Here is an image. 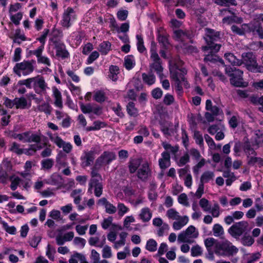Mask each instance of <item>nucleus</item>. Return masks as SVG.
<instances>
[{
    "mask_svg": "<svg viewBox=\"0 0 263 263\" xmlns=\"http://www.w3.org/2000/svg\"><path fill=\"white\" fill-rule=\"evenodd\" d=\"M205 36L204 38L207 43V46L202 47L203 51L205 52H208L209 49H211L218 52L221 47V45L216 44L214 42H217L220 40V32L208 28L205 29Z\"/></svg>",
    "mask_w": 263,
    "mask_h": 263,
    "instance_id": "f257e3e1",
    "label": "nucleus"
},
{
    "mask_svg": "<svg viewBox=\"0 0 263 263\" xmlns=\"http://www.w3.org/2000/svg\"><path fill=\"white\" fill-rule=\"evenodd\" d=\"M225 73L230 78L231 84L236 87H246L247 85L243 82V71L235 67L226 66Z\"/></svg>",
    "mask_w": 263,
    "mask_h": 263,
    "instance_id": "f03ea898",
    "label": "nucleus"
},
{
    "mask_svg": "<svg viewBox=\"0 0 263 263\" xmlns=\"http://www.w3.org/2000/svg\"><path fill=\"white\" fill-rule=\"evenodd\" d=\"M238 249L228 240L218 241L216 245L215 254L221 256H231L236 254Z\"/></svg>",
    "mask_w": 263,
    "mask_h": 263,
    "instance_id": "7ed1b4c3",
    "label": "nucleus"
},
{
    "mask_svg": "<svg viewBox=\"0 0 263 263\" xmlns=\"http://www.w3.org/2000/svg\"><path fill=\"white\" fill-rule=\"evenodd\" d=\"M151 59L152 61L149 65L151 72L155 71L159 76L160 80H162L164 75L162 73L163 68L162 66L161 60L157 53V48L154 43L151 44Z\"/></svg>",
    "mask_w": 263,
    "mask_h": 263,
    "instance_id": "20e7f679",
    "label": "nucleus"
},
{
    "mask_svg": "<svg viewBox=\"0 0 263 263\" xmlns=\"http://www.w3.org/2000/svg\"><path fill=\"white\" fill-rule=\"evenodd\" d=\"M242 64L247 69L253 72H263V66L258 65L255 55L252 52H244L241 54Z\"/></svg>",
    "mask_w": 263,
    "mask_h": 263,
    "instance_id": "39448f33",
    "label": "nucleus"
},
{
    "mask_svg": "<svg viewBox=\"0 0 263 263\" xmlns=\"http://www.w3.org/2000/svg\"><path fill=\"white\" fill-rule=\"evenodd\" d=\"M198 236V232L196 230L195 227L190 226L178 235L177 241L179 243H192L194 242L193 239L196 238Z\"/></svg>",
    "mask_w": 263,
    "mask_h": 263,
    "instance_id": "423d86ee",
    "label": "nucleus"
},
{
    "mask_svg": "<svg viewBox=\"0 0 263 263\" xmlns=\"http://www.w3.org/2000/svg\"><path fill=\"white\" fill-rule=\"evenodd\" d=\"M170 71L171 78L175 81H182L185 87L189 86V84L185 80L184 75L186 73L185 68H178L174 66V59L170 61Z\"/></svg>",
    "mask_w": 263,
    "mask_h": 263,
    "instance_id": "0eeeda50",
    "label": "nucleus"
},
{
    "mask_svg": "<svg viewBox=\"0 0 263 263\" xmlns=\"http://www.w3.org/2000/svg\"><path fill=\"white\" fill-rule=\"evenodd\" d=\"M33 63L29 61H24L22 62L16 63L13 68V72L18 77L22 74L24 76H27L32 72L34 70Z\"/></svg>",
    "mask_w": 263,
    "mask_h": 263,
    "instance_id": "6e6552de",
    "label": "nucleus"
},
{
    "mask_svg": "<svg viewBox=\"0 0 263 263\" xmlns=\"http://www.w3.org/2000/svg\"><path fill=\"white\" fill-rule=\"evenodd\" d=\"M248 223L245 221H241L233 224L229 229L228 232L234 237L240 236L247 230Z\"/></svg>",
    "mask_w": 263,
    "mask_h": 263,
    "instance_id": "1a4fd4ad",
    "label": "nucleus"
},
{
    "mask_svg": "<svg viewBox=\"0 0 263 263\" xmlns=\"http://www.w3.org/2000/svg\"><path fill=\"white\" fill-rule=\"evenodd\" d=\"M103 188L102 180H99L98 178L90 179L88 183V193L92 194V190H93L95 195L97 197H99L102 194Z\"/></svg>",
    "mask_w": 263,
    "mask_h": 263,
    "instance_id": "9d476101",
    "label": "nucleus"
},
{
    "mask_svg": "<svg viewBox=\"0 0 263 263\" xmlns=\"http://www.w3.org/2000/svg\"><path fill=\"white\" fill-rule=\"evenodd\" d=\"M76 18V15L74 10L71 7H68L63 13L61 21L62 25L63 27L68 28Z\"/></svg>",
    "mask_w": 263,
    "mask_h": 263,
    "instance_id": "9b49d317",
    "label": "nucleus"
},
{
    "mask_svg": "<svg viewBox=\"0 0 263 263\" xmlns=\"http://www.w3.org/2000/svg\"><path fill=\"white\" fill-rule=\"evenodd\" d=\"M116 155L114 152L105 151L96 160L97 165H108L112 160L116 159Z\"/></svg>",
    "mask_w": 263,
    "mask_h": 263,
    "instance_id": "f8f14e48",
    "label": "nucleus"
},
{
    "mask_svg": "<svg viewBox=\"0 0 263 263\" xmlns=\"http://www.w3.org/2000/svg\"><path fill=\"white\" fill-rule=\"evenodd\" d=\"M35 81L33 87L35 92L41 95L45 94L48 87L43 77L37 76L35 77Z\"/></svg>",
    "mask_w": 263,
    "mask_h": 263,
    "instance_id": "ddd939ff",
    "label": "nucleus"
},
{
    "mask_svg": "<svg viewBox=\"0 0 263 263\" xmlns=\"http://www.w3.org/2000/svg\"><path fill=\"white\" fill-rule=\"evenodd\" d=\"M50 139L53 142L59 147L63 148L64 152L66 153H69L72 148V146L70 143L64 141L60 137H53L51 134L49 135Z\"/></svg>",
    "mask_w": 263,
    "mask_h": 263,
    "instance_id": "4468645a",
    "label": "nucleus"
},
{
    "mask_svg": "<svg viewBox=\"0 0 263 263\" xmlns=\"http://www.w3.org/2000/svg\"><path fill=\"white\" fill-rule=\"evenodd\" d=\"M97 204L100 206H103L105 209L106 213L108 214H113L117 211V208L109 202L105 197L99 199L97 201Z\"/></svg>",
    "mask_w": 263,
    "mask_h": 263,
    "instance_id": "2eb2a0df",
    "label": "nucleus"
},
{
    "mask_svg": "<svg viewBox=\"0 0 263 263\" xmlns=\"http://www.w3.org/2000/svg\"><path fill=\"white\" fill-rule=\"evenodd\" d=\"M54 44L56 50V56L62 59H65L68 57L69 53L66 49V46L63 43L55 41L54 42Z\"/></svg>",
    "mask_w": 263,
    "mask_h": 263,
    "instance_id": "dca6fc26",
    "label": "nucleus"
},
{
    "mask_svg": "<svg viewBox=\"0 0 263 263\" xmlns=\"http://www.w3.org/2000/svg\"><path fill=\"white\" fill-rule=\"evenodd\" d=\"M81 159L83 167L89 166L95 159V151L91 150L89 152H85L83 155L81 156Z\"/></svg>",
    "mask_w": 263,
    "mask_h": 263,
    "instance_id": "f3484780",
    "label": "nucleus"
},
{
    "mask_svg": "<svg viewBox=\"0 0 263 263\" xmlns=\"http://www.w3.org/2000/svg\"><path fill=\"white\" fill-rule=\"evenodd\" d=\"M150 175L151 171L147 163L143 164L141 167L138 170V178L142 181H146Z\"/></svg>",
    "mask_w": 263,
    "mask_h": 263,
    "instance_id": "a211bd4d",
    "label": "nucleus"
},
{
    "mask_svg": "<svg viewBox=\"0 0 263 263\" xmlns=\"http://www.w3.org/2000/svg\"><path fill=\"white\" fill-rule=\"evenodd\" d=\"M162 158L159 159V165L161 170H165L171 165L170 153L164 152L161 154Z\"/></svg>",
    "mask_w": 263,
    "mask_h": 263,
    "instance_id": "6ab92c4d",
    "label": "nucleus"
},
{
    "mask_svg": "<svg viewBox=\"0 0 263 263\" xmlns=\"http://www.w3.org/2000/svg\"><path fill=\"white\" fill-rule=\"evenodd\" d=\"M176 220L173 222V228L175 230H179L186 224L189 221V217L187 216H180Z\"/></svg>",
    "mask_w": 263,
    "mask_h": 263,
    "instance_id": "aec40b11",
    "label": "nucleus"
},
{
    "mask_svg": "<svg viewBox=\"0 0 263 263\" xmlns=\"http://www.w3.org/2000/svg\"><path fill=\"white\" fill-rule=\"evenodd\" d=\"M139 217L143 222H148L152 217V213L148 208H144L141 209Z\"/></svg>",
    "mask_w": 263,
    "mask_h": 263,
    "instance_id": "412c9836",
    "label": "nucleus"
},
{
    "mask_svg": "<svg viewBox=\"0 0 263 263\" xmlns=\"http://www.w3.org/2000/svg\"><path fill=\"white\" fill-rule=\"evenodd\" d=\"M225 59L233 66H240L242 64L241 60L238 59L232 53H226L224 54Z\"/></svg>",
    "mask_w": 263,
    "mask_h": 263,
    "instance_id": "4be33fe9",
    "label": "nucleus"
},
{
    "mask_svg": "<svg viewBox=\"0 0 263 263\" xmlns=\"http://www.w3.org/2000/svg\"><path fill=\"white\" fill-rule=\"evenodd\" d=\"M215 176V174L212 171H205L201 176L200 182L204 184L209 182L211 181H213Z\"/></svg>",
    "mask_w": 263,
    "mask_h": 263,
    "instance_id": "5701e85b",
    "label": "nucleus"
},
{
    "mask_svg": "<svg viewBox=\"0 0 263 263\" xmlns=\"http://www.w3.org/2000/svg\"><path fill=\"white\" fill-rule=\"evenodd\" d=\"M53 96L55 99L54 104L56 106L62 108L63 107V102L61 92L56 87L53 88Z\"/></svg>",
    "mask_w": 263,
    "mask_h": 263,
    "instance_id": "b1692460",
    "label": "nucleus"
},
{
    "mask_svg": "<svg viewBox=\"0 0 263 263\" xmlns=\"http://www.w3.org/2000/svg\"><path fill=\"white\" fill-rule=\"evenodd\" d=\"M53 96L55 99L54 104L56 106L62 108L63 107V102L61 92L56 87L53 88Z\"/></svg>",
    "mask_w": 263,
    "mask_h": 263,
    "instance_id": "393cba45",
    "label": "nucleus"
},
{
    "mask_svg": "<svg viewBox=\"0 0 263 263\" xmlns=\"http://www.w3.org/2000/svg\"><path fill=\"white\" fill-rule=\"evenodd\" d=\"M142 79L144 83L148 85H152L155 83L156 78L152 72L148 74L143 73L142 74Z\"/></svg>",
    "mask_w": 263,
    "mask_h": 263,
    "instance_id": "a878e982",
    "label": "nucleus"
},
{
    "mask_svg": "<svg viewBox=\"0 0 263 263\" xmlns=\"http://www.w3.org/2000/svg\"><path fill=\"white\" fill-rule=\"evenodd\" d=\"M13 39V43H17L20 45L22 41L26 40V37L24 34H22L20 29H16L15 30V34L13 37H11Z\"/></svg>",
    "mask_w": 263,
    "mask_h": 263,
    "instance_id": "bb28decb",
    "label": "nucleus"
},
{
    "mask_svg": "<svg viewBox=\"0 0 263 263\" xmlns=\"http://www.w3.org/2000/svg\"><path fill=\"white\" fill-rule=\"evenodd\" d=\"M160 129L165 136L171 135L172 129L170 127L172 126V123L167 122H160Z\"/></svg>",
    "mask_w": 263,
    "mask_h": 263,
    "instance_id": "cd10ccee",
    "label": "nucleus"
},
{
    "mask_svg": "<svg viewBox=\"0 0 263 263\" xmlns=\"http://www.w3.org/2000/svg\"><path fill=\"white\" fill-rule=\"evenodd\" d=\"M35 77L30 78L26 80H20L17 82V86H22L25 85L28 88H31L33 87L34 82H35Z\"/></svg>",
    "mask_w": 263,
    "mask_h": 263,
    "instance_id": "c85d7f7f",
    "label": "nucleus"
},
{
    "mask_svg": "<svg viewBox=\"0 0 263 263\" xmlns=\"http://www.w3.org/2000/svg\"><path fill=\"white\" fill-rule=\"evenodd\" d=\"M62 178L61 176L57 173H54L48 179L47 182L51 185H57L62 183Z\"/></svg>",
    "mask_w": 263,
    "mask_h": 263,
    "instance_id": "c756f323",
    "label": "nucleus"
},
{
    "mask_svg": "<svg viewBox=\"0 0 263 263\" xmlns=\"http://www.w3.org/2000/svg\"><path fill=\"white\" fill-rule=\"evenodd\" d=\"M119 68L117 66L111 65L109 67V78L113 81H116L118 78Z\"/></svg>",
    "mask_w": 263,
    "mask_h": 263,
    "instance_id": "7c9ffc66",
    "label": "nucleus"
},
{
    "mask_svg": "<svg viewBox=\"0 0 263 263\" xmlns=\"http://www.w3.org/2000/svg\"><path fill=\"white\" fill-rule=\"evenodd\" d=\"M209 50H210L209 52L210 54L205 55L204 61L206 62H210L212 63H216L218 61V57L213 53L216 52L211 49H209Z\"/></svg>",
    "mask_w": 263,
    "mask_h": 263,
    "instance_id": "2f4dec72",
    "label": "nucleus"
},
{
    "mask_svg": "<svg viewBox=\"0 0 263 263\" xmlns=\"http://www.w3.org/2000/svg\"><path fill=\"white\" fill-rule=\"evenodd\" d=\"M111 44L108 41H104L99 45V51L102 54H106L110 50Z\"/></svg>",
    "mask_w": 263,
    "mask_h": 263,
    "instance_id": "473e14b6",
    "label": "nucleus"
},
{
    "mask_svg": "<svg viewBox=\"0 0 263 263\" xmlns=\"http://www.w3.org/2000/svg\"><path fill=\"white\" fill-rule=\"evenodd\" d=\"M214 2L221 6L229 7L237 5L235 0H213Z\"/></svg>",
    "mask_w": 263,
    "mask_h": 263,
    "instance_id": "72a5a7b5",
    "label": "nucleus"
},
{
    "mask_svg": "<svg viewBox=\"0 0 263 263\" xmlns=\"http://www.w3.org/2000/svg\"><path fill=\"white\" fill-rule=\"evenodd\" d=\"M204 245L207 250H212L213 246H214V250L216 249V245L218 241L213 237H209L204 241Z\"/></svg>",
    "mask_w": 263,
    "mask_h": 263,
    "instance_id": "f704fd0d",
    "label": "nucleus"
},
{
    "mask_svg": "<svg viewBox=\"0 0 263 263\" xmlns=\"http://www.w3.org/2000/svg\"><path fill=\"white\" fill-rule=\"evenodd\" d=\"M213 235L215 237L222 238V236L224 234V230L222 227L219 224H215L213 227Z\"/></svg>",
    "mask_w": 263,
    "mask_h": 263,
    "instance_id": "c9c22d12",
    "label": "nucleus"
},
{
    "mask_svg": "<svg viewBox=\"0 0 263 263\" xmlns=\"http://www.w3.org/2000/svg\"><path fill=\"white\" fill-rule=\"evenodd\" d=\"M162 145L164 148L166 150L165 152H167L168 153L170 152L172 153L174 155H176L179 150V147L177 145L172 146L171 144L165 142H162Z\"/></svg>",
    "mask_w": 263,
    "mask_h": 263,
    "instance_id": "e433bc0d",
    "label": "nucleus"
},
{
    "mask_svg": "<svg viewBox=\"0 0 263 263\" xmlns=\"http://www.w3.org/2000/svg\"><path fill=\"white\" fill-rule=\"evenodd\" d=\"M9 180L11 182L10 187L12 191H15L17 189V186L21 184L22 179L18 177L12 176L9 178Z\"/></svg>",
    "mask_w": 263,
    "mask_h": 263,
    "instance_id": "4c0bfd02",
    "label": "nucleus"
},
{
    "mask_svg": "<svg viewBox=\"0 0 263 263\" xmlns=\"http://www.w3.org/2000/svg\"><path fill=\"white\" fill-rule=\"evenodd\" d=\"M101 167L100 165H97V162L96 161L95 165L91 168V179L98 178L99 180H102L101 176L98 173V171Z\"/></svg>",
    "mask_w": 263,
    "mask_h": 263,
    "instance_id": "58836bf2",
    "label": "nucleus"
},
{
    "mask_svg": "<svg viewBox=\"0 0 263 263\" xmlns=\"http://www.w3.org/2000/svg\"><path fill=\"white\" fill-rule=\"evenodd\" d=\"M254 139L255 144L258 146L263 145V134L260 130H256L255 132Z\"/></svg>",
    "mask_w": 263,
    "mask_h": 263,
    "instance_id": "ea45409f",
    "label": "nucleus"
},
{
    "mask_svg": "<svg viewBox=\"0 0 263 263\" xmlns=\"http://www.w3.org/2000/svg\"><path fill=\"white\" fill-rule=\"evenodd\" d=\"M39 111L44 112L47 115H50L51 112V107L47 103H44L37 107Z\"/></svg>",
    "mask_w": 263,
    "mask_h": 263,
    "instance_id": "a19ab883",
    "label": "nucleus"
},
{
    "mask_svg": "<svg viewBox=\"0 0 263 263\" xmlns=\"http://www.w3.org/2000/svg\"><path fill=\"white\" fill-rule=\"evenodd\" d=\"M157 243L153 239H149L147 241L145 248L150 252H155L157 250Z\"/></svg>",
    "mask_w": 263,
    "mask_h": 263,
    "instance_id": "79ce46f5",
    "label": "nucleus"
},
{
    "mask_svg": "<svg viewBox=\"0 0 263 263\" xmlns=\"http://www.w3.org/2000/svg\"><path fill=\"white\" fill-rule=\"evenodd\" d=\"M41 134H33L31 132L29 131V139L28 143L35 142L40 143L41 141Z\"/></svg>",
    "mask_w": 263,
    "mask_h": 263,
    "instance_id": "37998d69",
    "label": "nucleus"
},
{
    "mask_svg": "<svg viewBox=\"0 0 263 263\" xmlns=\"http://www.w3.org/2000/svg\"><path fill=\"white\" fill-rule=\"evenodd\" d=\"M14 104L16 108H25L27 106V100L24 98H15Z\"/></svg>",
    "mask_w": 263,
    "mask_h": 263,
    "instance_id": "c03bdc74",
    "label": "nucleus"
},
{
    "mask_svg": "<svg viewBox=\"0 0 263 263\" xmlns=\"http://www.w3.org/2000/svg\"><path fill=\"white\" fill-rule=\"evenodd\" d=\"M9 151L17 155H21L24 152V149L20 148V145L15 142L11 144Z\"/></svg>",
    "mask_w": 263,
    "mask_h": 263,
    "instance_id": "a18cd8bd",
    "label": "nucleus"
},
{
    "mask_svg": "<svg viewBox=\"0 0 263 263\" xmlns=\"http://www.w3.org/2000/svg\"><path fill=\"white\" fill-rule=\"evenodd\" d=\"M127 110L128 114L133 116H137L138 115L137 109L135 107V103L133 102H129L127 105Z\"/></svg>",
    "mask_w": 263,
    "mask_h": 263,
    "instance_id": "49530a36",
    "label": "nucleus"
},
{
    "mask_svg": "<svg viewBox=\"0 0 263 263\" xmlns=\"http://www.w3.org/2000/svg\"><path fill=\"white\" fill-rule=\"evenodd\" d=\"M231 30L234 33L238 35H243L246 32V28H245L243 24L241 27H238L235 25H232Z\"/></svg>",
    "mask_w": 263,
    "mask_h": 263,
    "instance_id": "de8ad7c7",
    "label": "nucleus"
},
{
    "mask_svg": "<svg viewBox=\"0 0 263 263\" xmlns=\"http://www.w3.org/2000/svg\"><path fill=\"white\" fill-rule=\"evenodd\" d=\"M117 209L118 210V215L120 216H124L129 210V208L123 203H118Z\"/></svg>",
    "mask_w": 263,
    "mask_h": 263,
    "instance_id": "09e8293b",
    "label": "nucleus"
},
{
    "mask_svg": "<svg viewBox=\"0 0 263 263\" xmlns=\"http://www.w3.org/2000/svg\"><path fill=\"white\" fill-rule=\"evenodd\" d=\"M191 252L193 257L200 256L202 254V249L198 245H196L192 247Z\"/></svg>",
    "mask_w": 263,
    "mask_h": 263,
    "instance_id": "8fccbe9b",
    "label": "nucleus"
},
{
    "mask_svg": "<svg viewBox=\"0 0 263 263\" xmlns=\"http://www.w3.org/2000/svg\"><path fill=\"white\" fill-rule=\"evenodd\" d=\"M201 117L200 116H199L196 117L193 114L189 115L188 121L191 127L193 128H196L197 125L196 120L201 119Z\"/></svg>",
    "mask_w": 263,
    "mask_h": 263,
    "instance_id": "3c124183",
    "label": "nucleus"
},
{
    "mask_svg": "<svg viewBox=\"0 0 263 263\" xmlns=\"http://www.w3.org/2000/svg\"><path fill=\"white\" fill-rule=\"evenodd\" d=\"M166 216L169 219L176 220L180 218L179 214L174 209H169L166 212Z\"/></svg>",
    "mask_w": 263,
    "mask_h": 263,
    "instance_id": "603ef678",
    "label": "nucleus"
},
{
    "mask_svg": "<svg viewBox=\"0 0 263 263\" xmlns=\"http://www.w3.org/2000/svg\"><path fill=\"white\" fill-rule=\"evenodd\" d=\"M93 99L99 103L104 102L105 100L104 92L102 91H97L95 92Z\"/></svg>",
    "mask_w": 263,
    "mask_h": 263,
    "instance_id": "864d4df0",
    "label": "nucleus"
},
{
    "mask_svg": "<svg viewBox=\"0 0 263 263\" xmlns=\"http://www.w3.org/2000/svg\"><path fill=\"white\" fill-rule=\"evenodd\" d=\"M194 138L196 141V143L198 144L200 146H202L203 145V139L202 135L200 132L197 130L194 131Z\"/></svg>",
    "mask_w": 263,
    "mask_h": 263,
    "instance_id": "5fc2aeb1",
    "label": "nucleus"
},
{
    "mask_svg": "<svg viewBox=\"0 0 263 263\" xmlns=\"http://www.w3.org/2000/svg\"><path fill=\"white\" fill-rule=\"evenodd\" d=\"M260 24L258 23L254 24H243L245 28H246V32H252L253 33H255L256 30L257 29L258 26H260Z\"/></svg>",
    "mask_w": 263,
    "mask_h": 263,
    "instance_id": "6e6d98bb",
    "label": "nucleus"
},
{
    "mask_svg": "<svg viewBox=\"0 0 263 263\" xmlns=\"http://www.w3.org/2000/svg\"><path fill=\"white\" fill-rule=\"evenodd\" d=\"M133 57L132 56H127L124 59V65L125 68L128 69H131L134 66Z\"/></svg>",
    "mask_w": 263,
    "mask_h": 263,
    "instance_id": "4d7b16f0",
    "label": "nucleus"
},
{
    "mask_svg": "<svg viewBox=\"0 0 263 263\" xmlns=\"http://www.w3.org/2000/svg\"><path fill=\"white\" fill-rule=\"evenodd\" d=\"M54 161L52 159H47L42 161V167L45 169H50L53 165Z\"/></svg>",
    "mask_w": 263,
    "mask_h": 263,
    "instance_id": "13d9d810",
    "label": "nucleus"
},
{
    "mask_svg": "<svg viewBox=\"0 0 263 263\" xmlns=\"http://www.w3.org/2000/svg\"><path fill=\"white\" fill-rule=\"evenodd\" d=\"M0 222L2 224L4 229L7 233L10 234H15L16 229L14 227H9L8 223L4 221H0Z\"/></svg>",
    "mask_w": 263,
    "mask_h": 263,
    "instance_id": "bf43d9fd",
    "label": "nucleus"
},
{
    "mask_svg": "<svg viewBox=\"0 0 263 263\" xmlns=\"http://www.w3.org/2000/svg\"><path fill=\"white\" fill-rule=\"evenodd\" d=\"M248 163L250 165H254L256 163H257L261 165L262 162L263 161L262 159L258 157H254L253 156H248Z\"/></svg>",
    "mask_w": 263,
    "mask_h": 263,
    "instance_id": "052dcab7",
    "label": "nucleus"
},
{
    "mask_svg": "<svg viewBox=\"0 0 263 263\" xmlns=\"http://www.w3.org/2000/svg\"><path fill=\"white\" fill-rule=\"evenodd\" d=\"M102 256L104 258H109L112 256L111 248L108 246H104L102 250Z\"/></svg>",
    "mask_w": 263,
    "mask_h": 263,
    "instance_id": "680f3d73",
    "label": "nucleus"
},
{
    "mask_svg": "<svg viewBox=\"0 0 263 263\" xmlns=\"http://www.w3.org/2000/svg\"><path fill=\"white\" fill-rule=\"evenodd\" d=\"M199 205L204 211L207 212L211 209L209 201L205 198H202L199 201Z\"/></svg>",
    "mask_w": 263,
    "mask_h": 263,
    "instance_id": "e2e57ef3",
    "label": "nucleus"
},
{
    "mask_svg": "<svg viewBox=\"0 0 263 263\" xmlns=\"http://www.w3.org/2000/svg\"><path fill=\"white\" fill-rule=\"evenodd\" d=\"M140 164L138 160H135L130 162L129 165V170L130 173H135L138 169Z\"/></svg>",
    "mask_w": 263,
    "mask_h": 263,
    "instance_id": "0e129e2a",
    "label": "nucleus"
},
{
    "mask_svg": "<svg viewBox=\"0 0 263 263\" xmlns=\"http://www.w3.org/2000/svg\"><path fill=\"white\" fill-rule=\"evenodd\" d=\"M188 198L187 195L185 193L181 194L178 198L179 203L183 204L184 206H189V203L187 201Z\"/></svg>",
    "mask_w": 263,
    "mask_h": 263,
    "instance_id": "69168bd1",
    "label": "nucleus"
},
{
    "mask_svg": "<svg viewBox=\"0 0 263 263\" xmlns=\"http://www.w3.org/2000/svg\"><path fill=\"white\" fill-rule=\"evenodd\" d=\"M128 12L126 10H120L117 13L118 18L121 21H125L128 16Z\"/></svg>",
    "mask_w": 263,
    "mask_h": 263,
    "instance_id": "338daca9",
    "label": "nucleus"
},
{
    "mask_svg": "<svg viewBox=\"0 0 263 263\" xmlns=\"http://www.w3.org/2000/svg\"><path fill=\"white\" fill-rule=\"evenodd\" d=\"M90 258L91 260V263H99L100 258V254L95 250H92Z\"/></svg>",
    "mask_w": 263,
    "mask_h": 263,
    "instance_id": "774afa93",
    "label": "nucleus"
}]
</instances>
